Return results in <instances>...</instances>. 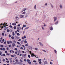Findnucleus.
<instances>
[{"label":"nucleus","instance_id":"4","mask_svg":"<svg viewBox=\"0 0 65 65\" xmlns=\"http://www.w3.org/2000/svg\"><path fill=\"white\" fill-rule=\"evenodd\" d=\"M8 28V27H5L4 28V30L5 31V30H6V29H7Z\"/></svg>","mask_w":65,"mask_h":65},{"label":"nucleus","instance_id":"36","mask_svg":"<svg viewBox=\"0 0 65 65\" xmlns=\"http://www.w3.org/2000/svg\"><path fill=\"white\" fill-rule=\"evenodd\" d=\"M28 58H30V55H28Z\"/></svg>","mask_w":65,"mask_h":65},{"label":"nucleus","instance_id":"64","mask_svg":"<svg viewBox=\"0 0 65 65\" xmlns=\"http://www.w3.org/2000/svg\"><path fill=\"white\" fill-rule=\"evenodd\" d=\"M21 40V39H19L18 40L19 41H20Z\"/></svg>","mask_w":65,"mask_h":65},{"label":"nucleus","instance_id":"27","mask_svg":"<svg viewBox=\"0 0 65 65\" xmlns=\"http://www.w3.org/2000/svg\"><path fill=\"white\" fill-rule=\"evenodd\" d=\"M60 7L61 8H62V5H60Z\"/></svg>","mask_w":65,"mask_h":65},{"label":"nucleus","instance_id":"13","mask_svg":"<svg viewBox=\"0 0 65 65\" xmlns=\"http://www.w3.org/2000/svg\"><path fill=\"white\" fill-rule=\"evenodd\" d=\"M58 21H57L55 23V24L56 25H57V24H58Z\"/></svg>","mask_w":65,"mask_h":65},{"label":"nucleus","instance_id":"39","mask_svg":"<svg viewBox=\"0 0 65 65\" xmlns=\"http://www.w3.org/2000/svg\"><path fill=\"white\" fill-rule=\"evenodd\" d=\"M27 16L28 15H27V14H26L25 15V17H27Z\"/></svg>","mask_w":65,"mask_h":65},{"label":"nucleus","instance_id":"23","mask_svg":"<svg viewBox=\"0 0 65 65\" xmlns=\"http://www.w3.org/2000/svg\"><path fill=\"white\" fill-rule=\"evenodd\" d=\"M11 51H12V53H14V51H13V50H12Z\"/></svg>","mask_w":65,"mask_h":65},{"label":"nucleus","instance_id":"50","mask_svg":"<svg viewBox=\"0 0 65 65\" xmlns=\"http://www.w3.org/2000/svg\"><path fill=\"white\" fill-rule=\"evenodd\" d=\"M2 35H3V36H4V33H2Z\"/></svg>","mask_w":65,"mask_h":65},{"label":"nucleus","instance_id":"2","mask_svg":"<svg viewBox=\"0 0 65 65\" xmlns=\"http://www.w3.org/2000/svg\"><path fill=\"white\" fill-rule=\"evenodd\" d=\"M23 17H24V15H20V17L21 18H23Z\"/></svg>","mask_w":65,"mask_h":65},{"label":"nucleus","instance_id":"10","mask_svg":"<svg viewBox=\"0 0 65 65\" xmlns=\"http://www.w3.org/2000/svg\"><path fill=\"white\" fill-rule=\"evenodd\" d=\"M9 59L10 60V61L11 62H12V58H9Z\"/></svg>","mask_w":65,"mask_h":65},{"label":"nucleus","instance_id":"28","mask_svg":"<svg viewBox=\"0 0 65 65\" xmlns=\"http://www.w3.org/2000/svg\"><path fill=\"white\" fill-rule=\"evenodd\" d=\"M7 43L8 44H9L10 43V42L8 41L7 42Z\"/></svg>","mask_w":65,"mask_h":65},{"label":"nucleus","instance_id":"21","mask_svg":"<svg viewBox=\"0 0 65 65\" xmlns=\"http://www.w3.org/2000/svg\"><path fill=\"white\" fill-rule=\"evenodd\" d=\"M17 35L18 36H20V34L19 33H17Z\"/></svg>","mask_w":65,"mask_h":65},{"label":"nucleus","instance_id":"11","mask_svg":"<svg viewBox=\"0 0 65 65\" xmlns=\"http://www.w3.org/2000/svg\"><path fill=\"white\" fill-rule=\"evenodd\" d=\"M17 53H21V51H20V50L17 51Z\"/></svg>","mask_w":65,"mask_h":65},{"label":"nucleus","instance_id":"31","mask_svg":"<svg viewBox=\"0 0 65 65\" xmlns=\"http://www.w3.org/2000/svg\"><path fill=\"white\" fill-rule=\"evenodd\" d=\"M29 53H30V55H32V53H31V51H29Z\"/></svg>","mask_w":65,"mask_h":65},{"label":"nucleus","instance_id":"14","mask_svg":"<svg viewBox=\"0 0 65 65\" xmlns=\"http://www.w3.org/2000/svg\"><path fill=\"white\" fill-rule=\"evenodd\" d=\"M47 64V62L46 61H45L44 63V65H45V64Z\"/></svg>","mask_w":65,"mask_h":65},{"label":"nucleus","instance_id":"55","mask_svg":"<svg viewBox=\"0 0 65 65\" xmlns=\"http://www.w3.org/2000/svg\"><path fill=\"white\" fill-rule=\"evenodd\" d=\"M5 50V48H3V50L4 51Z\"/></svg>","mask_w":65,"mask_h":65},{"label":"nucleus","instance_id":"62","mask_svg":"<svg viewBox=\"0 0 65 65\" xmlns=\"http://www.w3.org/2000/svg\"><path fill=\"white\" fill-rule=\"evenodd\" d=\"M47 5V3H46L45 5Z\"/></svg>","mask_w":65,"mask_h":65},{"label":"nucleus","instance_id":"49","mask_svg":"<svg viewBox=\"0 0 65 65\" xmlns=\"http://www.w3.org/2000/svg\"><path fill=\"white\" fill-rule=\"evenodd\" d=\"M6 55H7L8 56H9V53H7Z\"/></svg>","mask_w":65,"mask_h":65},{"label":"nucleus","instance_id":"58","mask_svg":"<svg viewBox=\"0 0 65 65\" xmlns=\"http://www.w3.org/2000/svg\"><path fill=\"white\" fill-rule=\"evenodd\" d=\"M3 55L4 56H5L6 55L5 54H3Z\"/></svg>","mask_w":65,"mask_h":65},{"label":"nucleus","instance_id":"9","mask_svg":"<svg viewBox=\"0 0 65 65\" xmlns=\"http://www.w3.org/2000/svg\"><path fill=\"white\" fill-rule=\"evenodd\" d=\"M54 21H56V20H57V18L56 17H54Z\"/></svg>","mask_w":65,"mask_h":65},{"label":"nucleus","instance_id":"48","mask_svg":"<svg viewBox=\"0 0 65 65\" xmlns=\"http://www.w3.org/2000/svg\"><path fill=\"white\" fill-rule=\"evenodd\" d=\"M5 53H6V54H7V51H5Z\"/></svg>","mask_w":65,"mask_h":65},{"label":"nucleus","instance_id":"30","mask_svg":"<svg viewBox=\"0 0 65 65\" xmlns=\"http://www.w3.org/2000/svg\"><path fill=\"white\" fill-rule=\"evenodd\" d=\"M28 45V43L25 44V46H27Z\"/></svg>","mask_w":65,"mask_h":65},{"label":"nucleus","instance_id":"12","mask_svg":"<svg viewBox=\"0 0 65 65\" xmlns=\"http://www.w3.org/2000/svg\"><path fill=\"white\" fill-rule=\"evenodd\" d=\"M34 8L35 9H36V5H35L34 7Z\"/></svg>","mask_w":65,"mask_h":65},{"label":"nucleus","instance_id":"18","mask_svg":"<svg viewBox=\"0 0 65 65\" xmlns=\"http://www.w3.org/2000/svg\"><path fill=\"white\" fill-rule=\"evenodd\" d=\"M9 31L10 32H12V30L11 29H10L9 30Z\"/></svg>","mask_w":65,"mask_h":65},{"label":"nucleus","instance_id":"7","mask_svg":"<svg viewBox=\"0 0 65 65\" xmlns=\"http://www.w3.org/2000/svg\"><path fill=\"white\" fill-rule=\"evenodd\" d=\"M12 25H14V26H16V25H17V24L15 23H12Z\"/></svg>","mask_w":65,"mask_h":65},{"label":"nucleus","instance_id":"25","mask_svg":"<svg viewBox=\"0 0 65 65\" xmlns=\"http://www.w3.org/2000/svg\"><path fill=\"white\" fill-rule=\"evenodd\" d=\"M14 50L15 51H18V49L17 48H14Z\"/></svg>","mask_w":65,"mask_h":65},{"label":"nucleus","instance_id":"20","mask_svg":"<svg viewBox=\"0 0 65 65\" xmlns=\"http://www.w3.org/2000/svg\"><path fill=\"white\" fill-rule=\"evenodd\" d=\"M15 34H14V32H12V35H13V36H14V35Z\"/></svg>","mask_w":65,"mask_h":65},{"label":"nucleus","instance_id":"51","mask_svg":"<svg viewBox=\"0 0 65 65\" xmlns=\"http://www.w3.org/2000/svg\"><path fill=\"white\" fill-rule=\"evenodd\" d=\"M27 62H29V61H30V60H29V59H27Z\"/></svg>","mask_w":65,"mask_h":65},{"label":"nucleus","instance_id":"33","mask_svg":"<svg viewBox=\"0 0 65 65\" xmlns=\"http://www.w3.org/2000/svg\"><path fill=\"white\" fill-rule=\"evenodd\" d=\"M24 61H25V62H27V60L26 59H24Z\"/></svg>","mask_w":65,"mask_h":65},{"label":"nucleus","instance_id":"45","mask_svg":"<svg viewBox=\"0 0 65 65\" xmlns=\"http://www.w3.org/2000/svg\"><path fill=\"white\" fill-rule=\"evenodd\" d=\"M3 45H1V47H3Z\"/></svg>","mask_w":65,"mask_h":65},{"label":"nucleus","instance_id":"47","mask_svg":"<svg viewBox=\"0 0 65 65\" xmlns=\"http://www.w3.org/2000/svg\"><path fill=\"white\" fill-rule=\"evenodd\" d=\"M17 43H18V44H20V42H17Z\"/></svg>","mask_w":65,"mask_h":65},{"label":"nucleus","instance_id":"59","mask_svg":"<svg viewBox=\"0 0 65 65\" xmlns=\"http://www.w3.org/2000/svg\"><path fill=\"white\" fill-rule=\"evenodd\" d=\"M24 38H25V39L26 38V36H24Z\"/></svg>","mask_w":65,"mask_h":65},{"label":"nucleus","instance_id":"1","mask_svg":"<svg viewBox=\"0 0 65 65\" xmlns=\"http://www.w3.org/2000/svg\"><path fill=\"white\" fill-rule=\"evenodd\" d=\"M17 31L19 32L20 31V30L21 29V27L20 26H18L17 27Z\"/></svg>","mask_w":65,"mask_h":65},{"label":"nucleus","instance_id":"3","mask_svg":"<svg viewBox=\"0 0 65 65\" xmlns=\"http://www.w3.org/2000/svg\"><path fill=\"white\" fill-rule=\"evenodd\" d=\"M50 29L51 30H53V27H50Z\"/></svg>","mask_w":65,"mask_h":65},{"label":"nucleus","instance_id":"37","mask_svg":"<svg viewBox=\"0 0 65 65\" xmlns=\"http://www.w3.org/2000/svg\"><path fill=\"white\" fill-rule=\"evenodd\" d=\"M0 50H1V51H2L3 50V48H0Z\"/></svg>","mask_w":65,"mask_h":65},{"label":"nucleus","instance_id":"5","mask_svg":"<svg viewBox=\"0 0 65 65\" xmlns=\"http://www.w3.org/2000/svg\"><path fill=\"white\" fill-rule=\"evenodd\" d=\"M25 10H26V8H24L23 9V10L22 11V12H23L24 11H25Z\"/></svg>","mask_w":65,"mask_h":65},{"label":"nucleus","instance_id":"52","mask_svg":"<svg viewBox=\"0 0 65 65\" xmlns=\"http://www.w3.org/2000/svg\"><path fill=\"white\" fill-rule=\"evenodd\" d=\"M9 42L10 43H12V42L11 41H9Z\"/></svg>","mask_w":65,"mask_h":65},{"label":"nucleus","instance_id":"54","mask_svg":"<svg viewBox=\"0 0 65 65\" xmlns=\"http://www.w3.org/2000/svg\"><path fill=\"white\" fill-rule=\"evenodd\" d=\"M9 37H11V35H9Z\"/></svg>","mask_w":65,"mask_h":65},{"label":"nucleus","instance_id":"6","mask_svg":"<svg viewBox=\"0 0 65 65\" xmlns=\"http://www.w3.org/2000/svg\"><path fill=\"white\" fill-rule=\"evenodd\" d=\"M39 43H40V44L41 45V46H43V44H42V43L40 42H39Z\"/></svg>","mask_w":65,"mask_h":65},{"label":"nucleus","instance_id":"34","mask_svg":"<svg viewBox=\"0 0 65 65\" xmlns=\"http://www.w3.org/2000/svg\"><path fill=\"white\" fill-rule=\"evenodd\" d=\"M31 57H33V56H33V55H34V54H31Z\"/></svg>","mask_w":65,"mask_h":65},{"label":"nucleus","instance_id":"15","mask_svg":"<svg viewBox=\"0 0 65 65\" xmlns=\"http://www.w3.org/2000/svg\"><path fill=\"white\" fill-rule=\"evenodd\" d=\"M15 37H16L17 38V39L19 38V37H18V36H15Z\"/></svg>","mask_w":65,"mask_h":65},{"label":"nucleus","instance_id":"38","mask_svg":"<svg viewBox=\"0 0 65 65\" xmlns=\"http://www.w3.org/2000/svg\"><path fill=\"white\" fill-rule=\"evenodd\" d=\"M7 32H9V29H7Z\"/></svg>","mask_w":65,"mask_h":65},{"label":"nucleus","instance_id":"29","mask_svg":"<svg viewBox=\"0 0 65 65\" xmlns=\"http://www.w3.org/2000/svg\"><path fill=\"white\" fill-rule=\"evenodd\" d=\"M31 62L29 61L28 62V64H31Z\"/></svg>","mask_w":65,"mask_h":65},{"label":"nucleus","instance_id":"24","mask_svg":"<svg viewBox=\"0 0 65 65\" xmlns=\"http://www.w3.org/2000/svg\"><path fill=\"white\" fill-rule=\"evenodd\" d=\"M11 38V39H14V37L13 36H12Z\"/></svg>","mask_w":65,"mask_h":65},{"label":"nucleus","instance_id":"57","mask_svg":"<svg viewBox=\"0 0 65 65\" xmlns=\"http://www.w3.org/2000/svg\"><path fill=\"white\" fill-rule=\"evenodd\" d=\"M11 56L12 57H14V56L13 55H11Z\"/></svg>","mask_w":65,"mask_h":65},{"label":"nucleus","instance_id":"44","mask_svg":"<svg viewBox=\"0 0 65 65\" xmlns=\"http://www.w3.org/2000/svg\"><path fill=\"white\" fill-rule=\"evenodd\" d=\"M29 48H30V49H31V48H32V47H31L30 46H29Z\"/></svg>","mask_w":65,"mask_h":65},{"label":"nucleus","instance_id":"43","mask_svg":"<svg viewBox=\"0 0 65 65\" xmlns=\"http://www.w3.org/2000/svg\"><path fill=\"white\" fill-rule=\"evenodd\" d=\"M9 27H10V28H12V26L11 25H10Z\"/></svg>","mask_w":65,"mask_h":65},{"label":"nucleus","instance_id":"60","mask_svg":"<svg viewBox=\"0 0 65 65\" xmlns=\"http://www.w3.org/2000/svg\"><path fill=\"white\" fill-rule=\"evenodd\" d=\"M4 41H5V40H4V39H3L2 40L3 42H4Z\"/></svg>","mask_w":65,"mask_h":65},{"label":"nucleus","instance_id":"61","mask_svg":"<svg viewBox=\"0 0 65 65\" xmlns=\"http://www.w3.org/2000/svg\"><path fill=\"white\" fill-rule=\"evenodd\" d=\"M15 61L16 62H18V59H16V60H15Z\"/></svg>","mask_w":65,"mask_h":65},{"label":"nucleus","instance_id":"8","mask_svg":"<svg viewBox=\"0 0 65 65\" xmlns=\"http://www.w3.org/2000/svg\"><path fill=\"white\" fill-rule=\"evenodd\" d=\"M12 45L14 47V46H15V44H14V43H13L12 44Z\"/></svg>","mask_w":65,"mask_h":65},{"label":"nucleus","instance_id":"35","mask_svg":"<svg viewBox=\"0 0 65 65\" xmlns=\"http://www.w3.org/2000/svg\"><path fill=\"white\" fill-rule=\"evenodd\" d=\"M24 42L25 43H27V41H26V40H25L24 41Z\"/></svg>","mask_w":65,"mask_h":65},{"label":"nucleus","instance_id":"53","mask_svg":"<svg viewBox=\"0 0 65 65\" xmlns=\"http://www.w3.org/2000/svg\"><path fill=\"white\" fill-rule=\"evenodd\" d=\"M4 44H6V42L5 41L4 42Z\"/></svg>","mask_w":65,"mask_h":65},{"label":"nucleus","instance_id":"17","mask_svg":"<svg viewBox=\"0 0 65 65\" xmlns=\"http://www.w3.org/2000/svg\"><path fill=\"white\" fill-rule=\"evenodd\" d=\"M13 28L14 29H16L17 27H16V26H14L13 27Z\"/></svg>","mask_w":65,"mask_h":65},{"label":"nucleus","instance_id":"63","mask_svg":"<svg viewBox=\"0 0 65 65\" xmlns=\"http://www.w3.org/2000/svg\"><path fill=\"white\" fill-rule=\"evenodd\" d=\"M9 47H11V45H9Z\"/></svg>","mask_w":65,"mask_h":65},{"label":"nucleus","instance_id":"26","mask_svg":"<svg viewBox=\"0 0 65 65\" xmlns=\"http://www.w3.org/2000/svg\"><path fill=\"white\" fill-rule=\"evenodd\" d=\"M23 27H26V25H23Z\"/></svg>","mask_w":65,"mask_h":65},{"label":"nucleus","instance_id":"42","mask_svg":"<svg viewBox=\"0 0 65 65\" xmlns=\"http://www.w3.org/2000/svg\"><path fill=\"white\" fill-rule=\"evenodd\" d=\"M6 62L7 63H9V61L8 60L6 61Z\"/></svg>","mask_w":65,"mask_h":65},{"label":"nucleus","instance_id":"16","mask_svg":"<svg viewBox=\"0 0 65 65\" xmlns=\"http://www.w3.org/2000/svg\"><path fill=\"white\" fill-rule=\"evenodd\" d=\"M29 28V27H27L25 28V29L26 30H27V29H28V28Z\"/></svg>","mask_w":65,"mask_h":65},{"label":"nucleus","instance_id":"41","mask_svg":"<svg viewBox=\"0 0 65 65\" xmlns=\"http://www.w3.org/2000/svg\"><path fill=\"white\" fill-rule=\"evenodd\" d=\"M3 62H5V59H4L3 60Z\"/></svg>","mask_w":65,"mask_h":65},{"label":"nucleus","instance_id":"40","mask_svg":"<svg viewBox=\"0 0 65 65\" xmlns=\"http://www.w3.org/2000/svg\"><path fill=\"white\" fill-rule=\"evenodd\" d=\"M33 62L34 63H36V60H34L33 61Z\"/></svg>","mask_w":65,"mask_h":65},{"label":"nucleus","instance_id":"22","mask_svg":"<svg viewBox=\"0 0 65 65\" xmlns=\"http://www.w3.org/2000/svg\"><path fill=\"white\" fill-rule=\"evenodd\" d=\"M25 13H26V12L24 11L23 13V14H25Z\"/></svg>","mask_w":65,"mask_h":65},{"label":"nucleus","instance_id":"56","mask_svg":"<svg viewBox=\"0 0 65 65\" xmlns=\"http://www.w3.org/2000/svg\"><path fill=\"white\" fill-rule=\"evenodd\" d=\"M13 42H14V43H16V41H15V40H13Z\"/></svg>","mask_w":65,"mask_h":65},{"label":"nucleus","instance_id":"32","mask_svg":"<svg viewBox=\"0 0 65 65\" xmlns=\"http://www.w3.org/2000/svg\"><path fill=\"white\" fill-rule=\"evenodd\" d=\"M41 61V59H38V62H40V61Z\"/></svg>","mask_w":65,"mask_h":65},{"label":"nucleus","instance_id":"19","mask_svg":"<svg viewBox=\"0 0 65 65\" xmlns=\"http://www.w3.org/2000/svg\"><path fill=\"white\" fill-rule=\"evenodd\" d=\"M54 52H55V53L56 54V53H57V51H56V50H54Z\"/></svg>","mask_w":65,"mask_h":65},{"label":"nucleus","instance_id":"46","mask_svg":"<svg viewBox=\"0 0 65 65\" xmlns=\"http://www.w3.org/2000/svg\"><path fill=\"white\" fill-rule=\"evenodd\" d=\"M41 63H42V62L41 61H40L39 62V64H41Z\"/></svg>","mask_w":65,"mask_h":65}]
</instances>
